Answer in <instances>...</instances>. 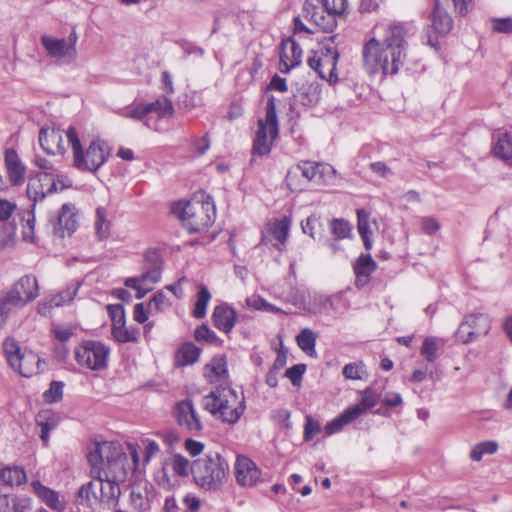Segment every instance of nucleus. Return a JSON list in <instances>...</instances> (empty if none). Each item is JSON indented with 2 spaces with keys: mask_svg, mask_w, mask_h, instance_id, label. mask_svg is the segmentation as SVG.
Returning <instances> with one entry per match:
<instances>
[{
  "mask_svg": "<svg viewBox=\"0 0 512 512\" xmlns=\"http://www.w3.org/2000/svg\"><path fill=\"white\" fill-rule=\"evenodd\" d=\"M410 28L402 23L382 26V37L369 39L362 49L363 68L369 75H395L403 66Z\"/></svg>",
  "mask_w": 512,
  "mask_h": 512,
  "instance_id": "1",
  "label": "nucleus"
},
{
  "mask_svg": "<svg viewBox=\"0 0 512 512\" xmlns=\"http://www.w3.org/2000/svg\"><path fill=\"white\" fill-rule=\"evenodd\" d=\"M129 455L122 446L114 442H96L90 449L87 460L91 467L90 475L95 479H110L125 483L130 476L139 472L140 456L138 445L127 443Z\"/></svg>",
  "mask_w": 512,
  "mask_h": 512,
  "instance_id": "2",
  "label": "nucleus"
},
{
  "mask_svg": "<svg viewBox=\"0 0 512 512\" xmlns=\"http://www.w3.org/2000/svg\"><path fill=\"white\" fill-rule=\"evenodd\" d=\"M172 213L182 220L189 233H199L214 223L216 207L212 197L199 193L190 201L175 203L172 206Z\"/></svg>",
  "mask_w": 512,
  "mask_h": 512,
  "instance_id": "3",
  "label": "nucleus"
},
{
  "mask_svg": "<svg viewBox=\"0 0 512 512\" xmlns=\"http://www.w3.org/2000/svg\"><path fill=\"white\" fill-rule=\"evenodd\" d=\"M202 407L216 419L233 425L246 409L245 397L230 387L217 388L202 398Z\"/></svg>",
  "mask_w": 512,
  "mask_h": 512,
  "instance_id": "4",
  "label": "nucleus"
},
{
  "mask_svg": "<svg viewBox=\"0 0 512 512\" xmlns=\"http://www.w3.org/2000/svg\"><path fill=\"white\" fill-rule=\"evenodd\" d=\"M229 465L217 451L210 450L193 461L192 476L195 484L205 491H217L227 481Z\"/></svg>",
  "mask_w": 512,
  "mask_h": 512,
  "instance_id": "5",
  "label": "nucleus"
},
{
  "mask_svg": "<svg viewBox=\"0 0 512 512\" xmlns=\"http://www.w3.org/2000/svg\"><path fill=\"white\" fill-rule=\"evenodd\" d=\"M65 135L72 148L73 165L78 170L96 172L107 161L110 151L104 141L93 140L84 151L75 127L69 126Z\"/></svg>",
  "mask_w": 512,
  "mask_h": 512,
  "instance_id": "6",
  "label": "nucleus"
},
{
  "mask_svg": "<svg viewBox=\"0 0 512 512\" xmlns=\"http://www.w3.org/2000/svg\"><path fill=\"white\" fill-rule=\"evenodd\" d=\"M279 133L275 98L270 96L266 104L265 119L258 121V129L253 140V155L266 156L270 154L273 141Z\"/></svg>",
  "mask_w": 512,
  "mask_h": 512,
  "instance_id": "7",
  "label": "nucleus"
},
{
  "mask_svg": "<svg viewBox=\"0 0 512 512\" xmlns=\"http://www.w3.org/2000/svg\"><path fill=\"white\" fill-rule=\"evenodd\" d=\"M71 186L72 181L62 173L41 172L29 179L26 193L29 199L33 201L34 207L36 203L43 201L47 195Z\"/></svg>",
  "mask_w": 512,
  "mask_h": 512,
  "instance_id": "8",
  "label": "nucleus"
},
{
  "mask_svg": "<svg viewBox=\"0 0 512 512\" xmlns=\"http://www.w3.org/2000/svg\"><path fill=\"white\" fill-rule=\"evenodd\" d=\"M110 349L105 344L87 340L83 341L75 351V359L80 366L90 370L106 368Z\"/></svg>",
  "mask_w": 512,
  "mask_h": 512,
  "instance_id": "9",
  "label": "nucleus"
},
{
  "mask_svg": "<svg viewBox=\"0 0 512 512\" xmlns=\"http://www.w3.org/2000/svg\"><path fill=\"white\" fill-rule=\"evenodd\" d=\"M146 270L140 277H131L125 280V286L137 291L136 298L142 299L161 278V263L156 254L145 256Z\"/></svg>",
  "mask_w": 512,
  "mask_h": 512,
  "instance_id": "10",
  "label": "nucleus"
},
{
  "mask_svg": "<svg viewBox=\"0 0 512 512\" xmlns=\"http://www.w3.org/2000/svg\"><path fill=\"white\" fill-rule=\"evenodd\" d=\"M38 283L33 275L21 277L1 302L6 308L22 307L38 296Z\"/></svg>",
  "mask_w": 512,
  "mask_h": 512,
  "instance_id": "11",
  "label": "nucleus"
},
{
  "mask_svg": "<svg viewBox=\"0 0 512 512\" xmlns=\"http://www.w3.org/2000/svg\"><path fill=\"white\" fill-rule=\"evenodd\" d=\"M177 424L188 433L197 436L203 428V422L191 399L178 401L173 410Z\"/></svg>",
  "mask_w": 512,
  "mask_h": 512,
  "instance_id": "12",
  "label": "nucleus"
},
{
  "mask_svg": "<svg viewBox=\"0 0 512 512\" xmlns=\"http://www.w3.org/2000/svg\"><path fill=\"white\" fill-rule=\"evenodd\" d=\"M40 41L47 55L59 65L70 64L77 58L76 48L69 47L65 39L42 35Z\"/></svg>",
  "mask_w": 512,
  "mask_h": 512,
  "instance_id": "13",
  "label": "nucleus"
},
{
  "mask_svg": "<svg viewBox=\"0 0 512 512\" xmlns=\"http://www.w3.org/2000/svg\"><path fill=\"white\" fill-rule=\"evenodd\" d=\"M339 60V52L332 44L325 45L318 52H314L313 56L309 57L308 65L311 68H319L326 65L328 68V83L335 84L338 81L337 76V63Z\"/></svg>",
  "mask_w": 512,
  "mask_h": 512,
  "instance_id": "14",
  "label": "nucleus"
},
{
  "mask_svg": "<svg viewBox=\"0 0 512 512\" xmlns=\"http://www.w3.org/2000/svg\"><path fill=\"white\" fill-rule=\"evenodd\" d=\"M234 470L236 481L242 487H253L261 481V470L247 456H237Z\"/></svg>",
  "mask_w": 512,
  "mask_h": 512,
  "instance_id": "15",
  "label": "nucleus"
},
{
  "mask_svg": "<svg viewBox=\"0 0 512 512\" xmlns=\"http://www.w3.org/2000/svg\"><path fill=\"white\" fill-rule=\"evenodd\" d=\"M321 164L312 161H301L294 167L290 168L286 175V182L292 191L302 190V185L299 181L301 175L307 181L313 180L318 173H320Z\"/></svg>",
  "mask_w": 512,
  "mask_h": 512,
  "instance_id": "16",
  "label": "nucleus"
},
{
  "mask_svg": "<svg viewBox=\"0 0 512 512\" xmlns=\"http://www.w3.org/2000/svg\"><path fill=\"white\" fill-rule=\"evenodd\" d=\"M303 11L305 17L311 20L323 32L332 33L337 26L336 15L325 12L324 9L319 11V8L309 0L304 2Z\"/></svg>",
  "mask_w": 512,
  "mask_h": 512,
  "instance_id": "17",
  "label": "nucleus"
},
{
  "mask_svg": "<svg viewBox=\"0 0 512 512\" xmlns=\"http://www.w3.org/2000/svg\"><path fill=\"white\" fill-rule=\"evenodd\" d=\"M39 144L50 155H64L62 131L59 128L42 127L39 131Z\"/></svg>",
  "mask_w": 512,
  "mask_h": 512,
  "instance_id": "18",
  "label": "nucleus"
},
{
  "mask_svg": "<svg viewBox=\"0 0 512 512\" xmlns=\"http://www.w3.org/2000/svg\"><path fill=\"white\" fill-rule=\"evenodd\" d=\"M98 503L104 509H112L118 504L121 495L120 485L122 483L112 482L110 479H96Z\"/></svg>",
  "mask_w": 512,
  "mask_h": 512,
  "instance_id": "19",
  "label": "nucleus"
},
{
  "mask_svg": "<svg viewBox=\"0 0 512 512\" xmlns=\"http://www.w3.org/2000/svg\"><path fill=\"white\" fill-rule=\"evenodd\" d=\"M302 59V49L292 38L282 41L280 53V70L283 73L289 72L298 66Z\"/></svg>",
  "mask_w": 512,
  "mask_h": 512,
  "instance_id": "20",
  "label": "nucleus"
},
{
  "mask_svg": "<svg viewBox=\"0 0 512 512\" xmlns=\"http://www.w3.org/2000/svg\"><path fill=\"white\" fill-rule=\"evenodd\" d=\"M167 468H170L173 474L177 477H187L190 473L192 474L193 462H190L182 454H173L171 457L167 458L163 463L162 471L164 475L163 480L162 482H160V484H170V480L168 479L166 474Z\"/></svg>",
  "mask_w": 512,
  "mask_h": 512,
  "instance_id": "21",
  "label": "nucleus"
},
{
  "mask_svg": "<svg viewBox=\"0 0 512 512\" xmlns=\"http://www.w3.org/2000/svg\"><path fill=\"white\" fill-rule=\"evenodd\" d=\"M212 322L218 330L228 334L237 322V313L226 303L218 305L213 310Z\"/></svg>",
  "mask_w": 512,
  "mask_h": 512,
  "instance_id": "22",
  "label": "nucleus"
},
{
  "mask_svg": "<svg viewBox=\"0 0 512 512\" xmlns=\"http://www.w3.org/2000/svg\"><path fill=\"white\" fill-rule=\"evenodd\" d=\"M321 94V85L319 82H303L298 84L295 92L293 93L296 102L303 106L311 107L318 103Z\"/></svg>",
  "mask_w": 512,
  "mask_h": 512,
  "instance_id": "23",
  "label": "nucleus"
},
{
  "mask_svg": "<svg viewBox=\"0 0 512 512\" xmlns=\"http://www.w3.org/2000/svg\"><path fill=\"white\" fill-rule=\"evenodd\" d=\"M5 166L10 183L13 186L21 185L25 180L26 168L14 149L5 150Z\"/></svg>",
  "mask_w": 512,
  "mask_h": 512,
  "instance_id": "24",
  "label": "nucleus"
},
{
  "mask_svg": "<svg viewBox=\"0 0 512 512\" xmlns=\"http://www.w3.org/2000/svg\"><path fill=\"white\" fill-rule=\"evenodd\" d=\"M431 28L437 35H445L453 27V20L447 11L442 7L439 0H433V7L430 14Z\"/></svg>",
  "mask_w": 512,
  "mask_h": 512,
  "instance_id": "25",
  "label": "nucleus"
},
{
  "mask_svg": "<svg viewBox=\"0 0 512 512\" xmlns=\"http://www.w3.org/2000/svg\"><path fill=\"white\" fill-rule=\"evenodd\" d=\"M353 268L356 276L355 285L363 288L369 283L371 274L377 269V264L370 254H361Z\"/></svg>",
  "mask_w": 512,
  "mask_h": 512,
  "instance_id": "26",
  "label": "nucleus"
},
{
  "mask_svg": "<svg viewBox=\"0 0 512 512\" xmlns=\"http://www.w3.org/2000/svg\"><path fill=\"white\" fill-rule=\"evenodd\" d=\"M31 487L37 497L50 509L55 511H63L65 509V501L60 497L58 492L44 486L38 480L33 481Z\"/></svg>",
  "mask_w": 512,
  "mask_h": 512,
  "instance_id": "27",
  "label": "nucleus"
},
{
  "mask_svg": "<svg viewBox=\"0 0 512 512\" xmlns=\"http://www.w3.org/2000/svg\"><path fill=\"white\" fill-rule=\"evenodd\" d=\"M76 229L77 221L71 206L69 204H63L57 217V221L54 224V233L60 237H65L66 234H73Z\"/></svg>",
  "mask_w": 512,
  "mask_h": 512,
  "instance_id": "28",
  "label": "nucleus"
},
{
  "mask_svg": "<svg viewBox=\"0 0 512 512\" xmlns=\"http://www.w3.org/2000/svg\"><path fill=\"white\" fill-rule=\"evenodd\" d=\"M27 482V474L21 466H5L0 468V486L18 487Z\"/></svg>",
  "mask_w": 512,
  "mask_h": 512,
  "instance_id": "29",
  "label": "nucleus"
},
{
  "mask_svg": "<svg viewBox=\"0 0 512 512\" xmlns=\"http://www.w3.org/2000/svg\"><path fill=\"white\" fill-rule=\"evenodd\" d=\"M40 358L32 351H24L18 361L10 366L24 377H31L39 371Z\"/></svg>",
  "mask_w": 512,
  "mask_h": 512,
  "instance_id": "30",
  "label": "nucleus"
},
{
  "mask_svg": "<svg viewBox=\"0 0 512 512\" xmlns=\"http://www.w3.org/2000/svg\"><path fill=\"white\" fill-rule=\"evenodd\" d=\"M31 510V499L26 496L0 495V512H28Z\"/></svg>",
  "mask_w": 512,
  "mask_h": 512,
  "instance_id": "31",
  "label": "nucleus"
},
{
  "mask_svg": "<svg viewBox=\"0 0 512 512\" xmlns=\"http://www.w3.org/2000/svg\"><path fill=\"white\" fill-rule=\"evenodd\" d=\"M358 411L356 409H345L339 416L325 425L324 431L326 435H332L340 432L346 425L357 419Z\"/></svg>",
  "mask_w": 512,
  "mask_h": 512,
  "instance_id": "32",
  "label": "nucleus"
},
{
  "mask_svg": "<svg viewBox=\"0 0 512 512\" xmlns=\"http://www.w3.org/2000/svg\"><path fill=\"white\" fill-rule=\"evenodd\" d=\"M36 424L40 427V438L45 447L49 444L50 432L55 429L57 422L55 417L48 411H43L37 414Z\"/></svg>",
  "mask_w": 512,
  "mask_h": 512,
  "instance_id": "33",
  "label": "nucleus"
},
{
  "mask_svg": "<svg viewBox=\"0 0 512 512\" xmlns=\"http://www.w3.org/2000/svg\"><path fill=\"white\" fill-rule=\"evenodd\" d=\"M378 403V394L370 387H367L360 392V400L357 404L352 405L349 410L356 409L358 411L357 419L363 414L367 413L370 409Z\"/></svg>",
  "mask_w": 512,
  "mask_h": 512,
  "instance_id": "34",
  "label": "nucleus"
},
{
  "mask_svg": "<svg viewBox=\"0 0 512 512\" xmlns=\"http://www.w3.org/2000/svg\"><path fill=\"white\" fill-rule=\"evenodd\" d=\"M76 500L79 504L88 507H92L94 504L98 503L97 482L95 478L79 488Z\"/></svg>",
  "mask_w": 512,
  "mask_h": 512,
  "instance_id": "35",
  "label": "nucleus"
},
{
  "mask_svg": "<svg viewBox=\"0 0 512 512\" xmlns=\"http://www.w3.org/2000/svg\"><path fill=\"white\" fill-rule=\"evenodd\" d=\"M148 114L156 113L159 119L170 118L174 115L172 101L166 96H160L152 103H146Z\"/></svg>",
  "mask_w": 512,
  "mask_h": 512,
  "instance_id": "36",
  "label": "nucleus"
},
{
  "mask_svg": "<svg viewBox=\"0 0 512 512\" xmlns=\"http://www.w3.org/2000/svg\"><path fill=\"white\" fill-rule=\"evenodd\" d=\"M466 319L468 322H471L469 324L474 332L476 339L480 336L486 335L491 328L490 318L486 314H472L467 316Z\"/></svg>",
  "mask_w": 512,
  "mask_h": 512,
  "instance_id": "37",
  "label": "nucleus"
},
{
  "mask_svg": "<svg viewBox=\"0 0 512 512\" xmlns=\"http://www.w3.org/2000/svg\"><path fill=\"white\" fill-rule=\"evenodd\" d=\"M296 341L299 348L306 354L311 356L316 353V334L311 329H302L297 335Z\"/></svg>",
  "mask_w": 512,
  "mask_h": 512,
  "instance_id": "38",
  "label": "nucleus"
},
{
  "mask_svg": "<svg viewBox=\"0 0 512 512\" xmlns=\"http://www.w3.org/2000/svg\"><path fill=\"white\" fill-rule=\"evenodd\" d=\"M119 115L124 118L132 119L135 121H144L145 125L148 128H151L146 103H138L123 111H119Z\"/></svg>",
  "mask_w": 512,
  "mask_h": 512,
  "instance_id": "39",
  "label": "nucleus"
},
{
  "mask_svg": "<svg viewBox=\"0 0 512 512\" xmlns=\"http://www.w3.org/2000/svg\"><path fill=\"white\" fill-rule=\"evenodd\" d=\"M94 226L99 240H105L110 236V222L107 219V211L105 208H97Z\"/></svg>",
  "mask_w": 512,
  "mask_h": 512,
  "instance_id": "40",
  "label": "nucleus"
},
{
  "mask_svg": "<svg viewBox=\"0 0 512 512\" xmlns=\"http://www.w3.org/2000/svg\"><path fill=\"white\" fill-rule=\"evenodd\" d=\"M289 227V220L287 218H282L280 220H276L270 228L272 236L279 242V245L277 246L279 251L282 250V246H284L287 240Z\"/></svg>",
  "mask_w": 512,
  "mask_h": 512,
  "instance_id": "41",
  "label": "nucleus"
},
{
  "mask_svg": "<svg viewBox=\"0 0 512 512\" xmlns=\"http://www.w3.org/2000/svg\"><path fill=\"white\" fill-rule=\"evenodd\" d=\"M211 299V294L206 286H201L197 293V301L193 310V316L201 319L206 315L208 303Z\"/></svg>",
  "mask_w": 512,
  "mask_h": 512,
  "instance_id": "42",
  "label": "nucleus"
},
{
  "mask_svg": "<svg viewBox=\"0 0 512 512\" xmlns=\"http://www.w3.org/2000/svg\"><path fill=\"white\" fill-rule=\"evenodd\" d=\"M494 154L503 160L512 158V137L510 135L505 133L498 138L494 146Z\"/></svg>",
  "mask_w": 512,
  "mask_h": 512,
  "instance_id": "43",
  "label": "nucleus"
},
{
  "mask_svg": "<svg viewBox=\"0 0 512 512\" xmlns=\"http://www.w3.org/2000/svg\"><path fill=\"white\" fill-rule=\"evenodd\" d=\"M112 336L120 343L137 342L139 330L138 328H127L124 324L112 329Z\"/></svg>",
  "mask_w": 512,
  "mask_h": 512,
  "instance_id": "44",
  "label": "nucleus"
},
{
  "mask_svg": "<svg viewBox=\"0 0 512 512\" xmlns=\"http://www.w3.org/2000/svg\"><path fill=\"white\" fill-rule=\"evenodd\" d=\"M498 450V444L495 441L480 442L473 447L470 452V458L473 461H481L485 454H494Z\"/></svg>",
  "mask_w": 512,
  "mask_h": 512,
  "instance_id": "45",
  "label": "nucleus"
},
{
  "mask_svg": "<svg viewBox=\"0 0 512 512\" xmlns=\"http://www.w3.org/2000/svg\"><path fill=\"white\" fill-rule=\"evenodd\" d=\"M200 353L201 350L193 343H185L178 351L183 365L195 363L199 359Z\"/></svg>",
  "mask_w": 512,
  "mask_h": 512,
  "instance_id": "46",
  "label": "nucleus"
},
{
  "mask_svg": "<svg viewBox=\"0 0 512 512\" xmlns=\"http://www.w3.org/2000/svg\"><path fill=\"white\" fill-rule=\"evenodd\" d=\"M65 305L64 300H62V296L58 293H53L46 296L40 303L38 307V311L40 314L47 316L50 314L51 310L56 307H60Z\"/></svg>",
  "mask_w": 512,
  "mask_h": 512,
  "instance_id": "47",
  "label": "nucleus"
},
{
  "mask_svg": "<svg viewBox=\"0 0 512 512\" xmlns=\"http://www.w3.org/2000/svg\"><path fill=\"white\" fill-rule=\"evenodd\" d=\"M207 369L211 372V377L215 380H219L227 376V362L224 356L214 357L211 362L207 365Z\"/></svg>",
  "mask_w": 512,
  "mask_h": 512,
  "instance_id": "48",
  "label": "nucleus"
},
{
  "mask_svg": "<svg viewBox=\"0 0 512 512\" xmlns=\"http://www.w3.org/2000/svg\"><path fill=\"white\" fill-rule=\"evenodd\" d=\"M3 350L9 365L18 361L19 356L23 353L18 342L13 338H7L3 343Z\"/></svg>",
  "mask_w": 512,
  "mask_h": 512,
  "instance_id": "49",
  "label": "nucleus"
},
{
  "mask_svg": "<svg viewBox=\"0 0 512 512\" xmlns=\"http://www.w3.org/2000/svg\"><path fill=\"white\" fill-rule=\"evenodd\" d=\"M331 233L336 239H345L350 236L351 226L344 219H333L330 223Z\"/></svg>",
  "mask_w": 512,
  "mask_h": 512,
  "instance_id": "50",
  "label": "nucleus"
},
{
  "mask_svg": "<svg viewBox=\"0 0 512 512\" xmlns=\"http://www.w3.org/2000/svg\"><path fill=\"white\" fill-rule=\"evenodd\" d=\"M438 345L435 338H426L421 346V355L430 363H433L437 358Z\"/></svg>",
  "mask_w": 512,
  "mask_h": 512,
  "instance_id": "51",
  "label": "nucleus"
},
{
  "mask_svg": "<svg viewBox=\"0 0 512 512\" xmlns=\"http://www.w3.org/2000/svg\"><path fill=\"white\" fill-rule=\"evenodd\" d=\"M194 337L198 342L216 343L219 338L207 325L202 324L195 329Z\"/></svg>",
  "mask_w": 512,
  "mask_h": 512,
  "instance_id": "52",
  "label": "nucleus"
},
{
  "mask_svg": "<svg viewBox=\"0 0 512 512\" xmlns=\"http://www.w3.org/2000/svg\"><path fill=\"white\" fill-rule=\"evenodd\" d=\"M108 313L112 321V329L125 324L124 307L121 304H111L107 306Z\"/></svg>",
  "mask_w": 512,
  "mask_h": 512,
  "instance_id": "53",
  "label": "nucleus"
},
{
  "mask_svg": "<svg viewBox=\"0 0 512 512\" xmlns=\"http://www.w3.org/2000/svg\"><path fill=\"white\" fill-rule=\"evenodd\" d=\"M470 322L467 321L465 318L464 321L459 325L457 331H456V338L458 341L467 344L470 342H473L476 340V337L474 336V332L469 324Z\"/></svg>",
  "mask_w": 512,
  "mask_h": 512,
  "instance_id": "54",
  "label": "nucleus"
},
{
  "mask_svg": "<svg viewBox=\"0 0 512 512\" xmlns=\"http://www.w3.org/2000/svg\"><path fill=\"white\" fill-rule=\"evenodd\" d=\"M306 371V365L305 364H296L290 368H288L284 376L288 378L293 386H300L303 378V374Z\"/></svg>",
  "mask_w": 512,
  "mask_h": 512,
  "instance_id": "55",
  "label": "nucleus"
},
{
  "mask_svg": "<svg viewBox=\"0 0 512 512\" xmlns=\"http://www.w3.org/2000/svg\"><path fill=\"white\" fill-rule=\"evenodd\" d=\"M363 363H349L343 367L342 374L346 379L360 380L364 373Z\"/></svg>",
  "mask_w": 512,
  "mask_h": 512,
  "instance_id": "56",
  "label": "nucleus"
},
{
  "mask_svg": "<svg viewBox=\"0 0 512 512\" xmlns=\"http://www.w3.org/2000/svg\"><path fill=\"white\" fill-rule=\"evenodd\" d=\"M322 4L325 12L336 16L342 15L347 8V0H322Z\"/></svg>",
  "mask_w": 512,
  "mask_h": 512,
  "instance_id": "57",
  "label": "nucleus"
},
{
  "mask_svg": "<svg viewBox=\"0 0 512 512\" xmlns=\"http://www.w3.org/2000/svg\"><path fill=\"white\" fill-rule=\"evenodd\" d=\"M247 304L255 309L263 310L271 313H282V310L273 304L268 303L262 298H248Z\"/></svg>",
  "mask_w": 512,
  "mask_h": 512,
  "instance_id": "58",
  "label": "nucleus"
},
{
  "mask_svg": "<svg viewBox=\"0 0 512 512\" xmlns=\"http://www.w3.org/2000/svg\"><path fill=\"white\" fill-rule=\"evenodd\" d=\"M170 306L171 302L162 291L156 292L149 302V308L156 311H163Z\"/></svg>",
  "mask_w": 512,
  "mask_h": 512,
  "instance_id": "59",
  "label": "nucleus"
},
{
  "mask_svg": "<svg viewBox=\"0 0 512 512\" xmlns=\"http://www.w3.org/2000/svg\"><path fill=\"white\" fill-rule=\"evenodd\" d=\"M63 382L52 381L49 389L44 393L45 398L50 402H57L63 395Z\"/></svg>",
  "mask_w": 512,
  "mask_h": 512,
  "instance_id": "60",
  "label": "nucleus"
},
{
  "mask_svg": "<svg viewBox=\"0 0 512 512\" xmlns=\"http://www.w3.org/2000/svg\"><path fill=\"white\" fill-rule=\"evenodd\" d=\"M142 443L144 445L143 463L148 464L151 459L159 453L160 447L158 443L152 439H144Z\"/></svg>",
  "mask_w": 512,
  "mask_h": 512,
  "instance_id": "61",
  "label": "nucleus"
},
{
  "mask_svg": "<svg viewBox=\"0 0 512 512\" xmlns=\"http://www.w3.org/2000/svg\"><path fill=\"white\" fill-rule=\"evenodd\" d=\"M80 285L81 284L78 281L71 282L70 284L67 285V287L64 290L59 291L57 293L62 296V300H64V303L68 304L76 297Z\"/></svg>",
  "mask_w": 512,
  "mask_h": 512,
  "instance_id": "62",
  "label": "nucleus"
},
{
  "mask_svg": "<svg viewBox=\"0 0 512 512\" xmlns=\"http://www.w3.org/2000/svg\"><path fill=\"white\" fill-rule=\"evenodd\" d=\"M185 450L193 457L200 455L204 450V444L194 439H186L184 442Z\"/></svg>",
  "mask_w": 512,
  "mask_h": 512,
  "instance_id": "63",
  "label": "nucleus"
},
{
  "mask_svg": "<svg viewBox=\"0 0 512 512\" xmlns=\"http://www.w3.org/2000/svg\"><path fill=\"white\" fill-rule=\"evenodd\" d=\"M320 425L314 421L310 416L306 417V423L304 427V437L306 440L312 439L317 433L320 432Z\"/></svg>",
  "mask_w": 512,
  "mask_h": 512,
  "instance_id": "64",
  "label": "nucleus"
}]
</instances>
